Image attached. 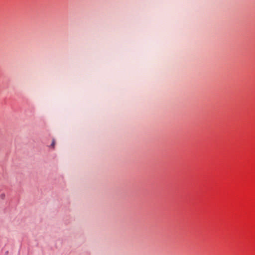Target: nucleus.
<instances>
[{"instance_id": "f03ea898", "label": "nucleus", "mask_w": 255, "mask_h": 255, "mask_svg": "<svg viewBox=\"0 0 255 255\" xmlns=\"http://www.w3.org/2000/svg\"><path fill=\"white\" fill-rule=\"evenodd\" d=\"M55 144V140H54V139H53L52 142L51 144V147H52L53 148L54 147Z\"/></svg>"}, {"instance_id": "f257e3e1", "label": "nucleus", "mask_w": 255, "mask_h": 255, "mask_svg": "<svg viewBox=\"0 0 255 255\" xmlns=\"http://www.w3.org/2000/svg\"><path fill=\"white\" fill-rule=\"evenodd\" d=\"M5 194L4 193H2L0 195V197L1 199H4V198H5Z\"/></svg>"}]
</instances>
